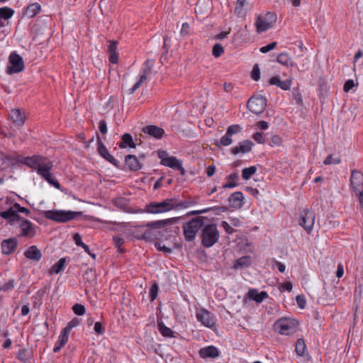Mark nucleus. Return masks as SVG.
I'll return each instance as SVG.
<instances>
[{
    "instance_id": "14",
    "label": "nucleus",
    "mask_w": 363,
    "mask_h": 363,
    "mask_svg": "<svg viewBox=\"0 0 363 363\" xmlns=\"http://www.w3.org/2000/svg\"><path fill=\"white\" fill-rule=\"evenodd\" d=\"M153 65L154 61L152 60L147 59L145 62V67L143 69V74L140 75L139 80L130 89H128L129 94H133L147 80V75L151 72Z\"/></svg>"
},
{
    "instance_id": "45",
    "label": "nucleus",
    "mask_w": 363,
    "mask_h": 363,
    "mask_svg": "<svg viewBox=\"0 0 363 363\" xmlns=\"http://www.w3.org/2000/svg\"><path fill=\"white\" fill-rule=\"evenodd\" d=\"M24 255L26 258L35 261H38L42 257L40 251H25Z\"/></svg>"
},
{
    "instance_id": "3",
    "label": "nucleus",
    "mask_w": 363,
    "mask_h": 363,
    "mask_svg": "<svg viewBox=\"0 0 363 363\" xmlns=\"http://www.w3.org/2000/svg\"><path fill=\"white\" fill-rule=\"evenodd\" d=\"M43 215L48 220L57 223H66L81 216L82 213L65 210H48L44 211Z\"/></svg>"
},
{
    "instance_id": "38",
    "label": "nucleus",
    "mask_w": 363,
    "mask_h": 363,
    "mask_svg": "<svg viewBox=\"0 0 363 363\" xmlns=\"http://www.w3.org/2000/svg\"><path fill=\"white\" fill-rule=\"evenodd\" d=\"M306 350V345L303 339H298L296 341L295 351L297 355L303 357Z\"/></svg>"
},
{
    "instance_id": "12",
    "label": "nucleus",
    "mask_w": 363,
    "mask_h": 363,
    "mask_svg": "<svg viewBox=\"0 0 363 363\" xmlns=\"http://www.w3.org/2000/svg\"><path fill=\"white\" fill-rule=\"evenodd\" d=\"M196 319L207 328H212L216 325V318L210 311L204 308H199L196 313Z\"/></svg>"
},
{
    "instance_id": "11",
    "label": "nucleus",
    "mask_w": 363,
    "mask_h": 363,
    "mask_svg": "<svg viewBox=\"0 0 363 363\" xmlns=\"http://www.w3.org/2000/svg\"><path fill=\"white\" fill-rule=\"evenodd\" d=\"M96 142H97V152L106 161L113 164L118 169H122L120 163L115 157L110 154L108 150L103 143L101 138L98 133H96Z\"/></svg>"
},
{
    "instance_id": "59",
    "label": "nucleus",
    "mask_w": 363,
    "mask_h": 363,
    "mask_svg": "<svg viewBox=\"0 0 363 363\" xmlns=\"http://www.w3.org/2000/svg\"><path fill=\"white\" fill-rule=\"evenodd\" d=\"M13 208L15 209H16V212H19V213H25L26 215H29L30 211L28 208H26V207H22L20 206L19 203H15L13 204Z\"/></svg>"
},
{
    "instance_id": "7",
    "label": "nucleus",
    "mask_w": 363,
    "mask_h": 363,
    "mask_svg": "<svg viewBox=\"0 0 363 363\" xmlns=\"http://www.w3.org/2000/svg\"><path fill=\"white\" fill-rule=\"evenodd\" d=\"M25 68L24 61L21 55L12 52L9 57V65L6 67V73L16 74L22 72Z\"/></svg>"
},
{
    "instance_id": "15",
    "label": "nucleus",
    "mask_w": 363,
    "mask_h": 363,
    "mask_svg": "<svg viewBox=\"0 0 363 363\" xmlns=\"http://www.w3.org/2000/svg\"><path fill=\"white\" fill-rule=\"evenodd\" d=\"M254 143L252 140H244L230 149L231 154L236 155L239 153L246 154L252 150Z\"/></svg>"
},
{
    "instance_id": "40",
    "label": "nucleus",
    "mask_w": 363,
    "mask_h": 363,
    "mask_svg": "<svg viewBox=\"0 0 363 363\" xmlns=\"http://www.w3.org/2000/svg\"><path fill=\"white\" fill-rule=\"evenodd\" d=\"M158 328L164 337H172L174 336V331H172L169 328L167 327L163 323H158Z\"/></svg>"
},
{
    "instance_id": "58",
    "label": "nucleus",
    "mask_w": 363,
    "mask_h": 363,
    "mask_svg": "<svg viewBox=\"0 0 363 363\" xmlns=\"http://www.w3.org/2000/svg\"><path fill=\"white\" fill-rule=\"evenodd\" d=\"M272 267H277L280 272H285V269H286L285 265L283 263H281L274 259H273L272 260Z\"/></svg>"
},
{
    "instance_id": "9",
    "label": "nucleus",
    "mask_w": 363,
    "mask_h": 363,
    "mask_svg": "<svg viewBox=\"0 0 363 363\" xmlns=\"http://www.w3.org/2000/svg\"><path fill=\"white\" fill-rule=\"evenodd\" d=\"M267 99L261 95L250 97L247 103V108L256 115L261 114L267 106Z\"/></svg>"
},
{
    "instance_id": "5",
    "label": "nucleus",
    "mask_w": 363,
    "mask_h": 363,
    "mask_svg": "<svg viewBox=\"0 0 363 363\" xmlns=\"http://www.w3.org/2000/svg\"><path fill=\"white\" fill-rule=\"evenodd\" d=\"M350 187L352 192L358 196L359 206L363 209V174L357 169H353L350 177Z\"/></svg>"
},
{
    "instance_id": "64",
    "label": "nucleus",
    "mask_w": 363,
    "mask_h": 363,
    "mask_svg": "<svg viewBox=\"0 0 363 363\" xmlns=\"http://www.w3.org/2000/svg\"><path fill=\"white\" fill-rule=\"evenodd\" d=\"M354 86V83L352 79H348L347 80L343 86V89L345 92H348L350 90H351Z\"/></svg>"
},
{
    "instance_id": "62",
    "label": "nucleus",
    "mask_w": 363,
    "mask_h": 363,
    "mask_svg": "<svg viewBox=\"0 0 363 363\" xmlns=\"http://www.w3.org/2000/svg\"><path fill=\"white\" fill-rule=\"evenodd\" d=\"M4 158L12 163L22 162V160L21 159V157L19 155L13 156L11 155H6L4 156Z\"/></svg>"
},
{
    "instance_id": "24",
    "label": "nucleus",
    "mask_w": 363,
    "mask_h": 363,
    "mask_svg": "<svg viewBox=\"0 0 363 363\" xmlns=\"http://www.w3.org/2000/svg\"><path fill=\"white\" fill-rule=\"evenodd\" d=\"M0 216L10 221H20L22 220V217L16 212V209L13 208V206L6 211L0 212Z\"/></svg>"
},
{
    "instance_id": "21",
    "label": "nucleus",
    "mask_w": 363,
    "mask_h": 363,
    "mask_svg": "<svg viewBox=\"0 0 363 363\" xmlns=\"http://www.w3.org/2000/svg\"><path fill=\"white\" fill-rule=\"evenodd\" d=\"M125 164L130 171L136 172L142 169L143 165L134 155H128L125 157Z\"/></svg>"
},
{
    "instance_id": "52",
    "label": "nucleus",
    "mask_w": 363,
    "mask_h": 363,
    "mask_svg": "<svg viewBox=\"0 0 363 363\" xmlns=\"http://www.w3.org/2000/svg\"><path fill=\"white\" fill-rule=\"evenodd\" d=\"M206 210H208V212L213 211L216 215H219L220 213L228 211V208L226 206H214L206 208Z\"/></svg>"
},
{
    "instance_id": "55",
    "label": "nucleus",
    "mask_w": 363,
    "mask_h": 363,
    "mask_svg": "<svg viewBox=\"0 0 363 363\" xmlns=\"http://www.w3.org/2000/svg\"><path fill=\"white\" fill-rule=\"evenodd\" d=\"M157 292H158V286L156 283H154L151 288H150V301H153L157 296Z\"/></svg>"
},
{
    "instance_id": "4",
    "label": "nucleus",
    "mask_w": 363,
    "mask_h": 363,
    "mask_svg": "<svg viewBox=\"0 0 363 363\" xmlns=\"http://www.w3.org/2000/svg\"><path fill=\"white\" fill-rule=\"evenodd\" d=\"M176 198L167 199L162 202H150L146 205L145 211L148 213L157 214L175 210Z\"/></svg>"
},
{
    "instance_id": "8",
    "label": "nucleus",
    "mask_w": 363,
    "mask_h": 363,
    "mask_svg": "<svg viewBox=\"0 0 363 363\" xmlns=\"http://www.w3.org/2000/svg\"><path fill=\"white\" fill-rule=\"evenodd\" d=\"M298 323L295 320L281 318L274 324L276 331L281 335H290L296 331Z\"/></svg>"
},
{
    "instance_id": "29",
    "label": "nucleus",
    "mask_w": 363,
    "mask_h": 363,
    "mask_svg": "<svg viewBox=\"0 0 363 363\" xmlns=\"http://www.w3.org/2000/svg\"><path fill=\"white\" fill-rule=\"evenodd\" d=\"M68 337H69V333H65V330H62L61 331V333L58 337V340L56 342L55 347L53 348V352L55 353L60 352L61 348L67 344V342L68 341Z\"/></svg>"
},
{
    "instance_id": "1",
    "label": "nucleus",
    "mask_w": 363,
    "mask_h": 363,
    "mask_svg": "<svg viewBox=\"0 0 363 363\" xmlns=\"http://www.w3.org/2000/svg\"><path fill=\"white\" fill-rule=\"evenodd\" d=\"M204 216H198L191 219L189 221L183 224V233L185 241L196 244V233L201 230L199 238L197 242H201V245L204 247H211L219 238V233L216 224L204 225Z\"/></svg>"
},
{
    "instance_id": "39",
    "label": "nucleus",
    "mask_w": 363,
    "mask_h": 363,
    "mask_svg": "<svg viewBox=\"0 0 363 363\" xmlns=\"http://www.w3.org/2000/svg\"><path fill=\"white\" fill-rule=\"evenodd\" d=\"M31 357V352L27 349H21L17 354V359L21 362H26Z\"/></svg>"
},
{
    "instance_id": "36",
    "label": "nucleus",
    "mask_w": 363,
    "mask_h": 363,
    "mask_svg": "<svg viewBox=\"0 0 363 363\" xmlns=\"http://www.w3.org/2000/svg\"><path fill=\"white\" fill-rule=\"evenodd\" d=\"M14 13V10L11 8L4 6L0 8V20H9Z\"/></svg>"
},
{
    "instance_id": "10",
    "label": "nucleus",
    "mask_w": 363,
    "mask_h": 363,
    "mask_svg": "<svg viewBox=\"0 0 363 363\" xmlns=\"http://www.w3.org/2000/svg\"><path fill=\"white\" fill-rule=\"evenodd\" d=\"M277 15L273 12H267L264 16H258L256 21L257 31L262 33L273 27L277 21Z\"/></svg>"
},
{
    "instance_id": "30",
    "label": "nucleus",
    "mask_w": 363,
    "mask_h": 363,
    "mask_svg": "<svg viewBox=\"0 0 363 363\" xmlns=\"http://www.w3.org/2000/svg\"><path fill=\"white\" fill-rule=\"evenodd\" d=\"M120 148L123 149L128 146L130 148H135L136 144L133 142V137L130 133H124L121 137V142L118 143Z\"/></svg>"
},
{
    "instance_id": "49",
    "label": "nucleus",
    "mask_w": 363,
    "mask_h": 363,
    "mask_svg": "<svg viewBox=\"0 0 363 363\" xmlns=\"http://www.w3.org/2000/svg\"><path fill=\"white\" fill-rule=\"evenodd\" d=\"M224 52L223 47L219 44L216 43L213 45L212 50V54L215 57H220Z\"/></svg>"
},
{
    "instance_id": "42",
    "label": "nucleus",
    "mask_w": 363,
    "mask_h": 363,
    "mask_svg": "<svg viewBox=\"0 0 363 363\" xmlns=\"http://www.w3.org/2000/svg\"><path fill=\"white\" fill-rule=\"evenodd\" d=\"M257 172V167L255 166H251L250 167H247L242 169V177L247 180L251 178V177L255 174Z\"/></svg>"
},
{
    "instance_id": "47",
    "label": "nucleus",
    "mask_w": 363,
    "mask_h": 363,
    "mask_svg": "<svg viewBox=\"0 0 363 363\" xmlns=\"http://www.w3.org/2000/svg\"><path fill=\"white\" fill-rule=\"evenodd\" d=\"M79 323H80L79 319L74 318L67 323L66 327L65 328H63V330H65V333H67L69 334L72 329L73 328H75L77 325H79Z\"/></svg>"
},
{
    "instance_id": "26",
    "label": "nucleus",
    "mask_w": 363,
    "mask_h": 363,
    "mask_svg": "<svg viewBox=\"0 0 363 363\" xmlns=\"http://www.w3.org/2000/svg\"><path fill=\"white\" fill-rule=\"evenodd\" d=\"M269 84L272 85H276L283 90H289L291 86V80H281L279 76L272 77L269 79Z\"/></svg>"
},
{
    "instance_id": "63",
    "label": "nucleus",
    "mask_w": 363,
    "mask_h": 363,
    "mask_svg": "<svg viewBox=\"0 0 363 363\" xmlns=\"http://www.w3.org/2000/svg\"><path fill=\"white\" fill-rule=\"evenodd\" d=\"M94 329L95 333L99 335L104 334L105 332V328L100 322L95 323Z\"/></svg>"
},
{
    "instance_id": "34",
    "label": "nucleus",
    "mask_w": 363,
    "mask_h": 363,
    "mask_svg": "<svg viewBox=\"0 0 363 363\" xmlns=\"http://www.w3.org/2000/svg\"><path fill=\"white\" fill-rule=\"evenodd\" d=\"M251 258L249 256H243L236 259L235 263L233 265V268L237 269L239 268L247 267L251 264Z\"/></svg>"
},
{
    "instance_id": "44",
    "label": "nucleus",
    "mask_w": 363,
    "mask_h": 363,
    "mask_svg": "<svg viewBox=\"0 0 363 363\" xmlns=\"http://www.w3.org/2000/svg\"><path fill=\"white\" fill-rule=\"evenodd\" d=\"M43 179L48 182L49 184L53 186L56 189L59 190H62L61 185L59 182L53 177V175L50 173L48 176L44 177Z\"/></svg>"
},
{
    "instance_id": "41",
    "label": "nucleus",
    "mask_w": 363,
    "mask_h": 363,
    "mask_svg": "<svg viewBox=\"0 0 363 363\" xmlns=\"http://www.w3.org/2000/svg\"><path fill=\"white\" fill-rule=\"evenodd\" d=\"M246 0H237L235 13L238 16L242 17L245 15V11L243 9Z\"/></svg>"
},
{
    "instance_id": "27",
    "label": "nucleus",
    "mask_w": 363,
    "mask_h": 363,
    "mask_svg": "<svg viewBox=\"0 0 363 363\" xmlns=\"http://www.w3.org/2000/svg\"><path fill=\"white\" fill-rule=\"evenodd\" d=\"M247 296L257 303H261L264 299L268 297V294L266 291H262L259 293L257 289H251L248 291Z\"/></svg>"
},
{
    "instance_id": "19",
    "label": "nucleus",
    "mask_w": 363,
    "mask_h": 363,
    "mask_svg": "<svg viewBox=\"0 0 363 363\" xmlns=\"http://www.w3.org/2000/svg\"><path fill=\"white\" fill-rule=\"evenodd\" d=\"M52 167L53 162L45 157V160L40 161L36 172L42 178H43L44 177L48 176L49 174L51 173L50 172Z\"/></svg>"
},
{
    "instance_id": "51",
    "label": "nucleus",
    "mask_w": 363,
    "mask_h": 363,
    "mask_svg": "<svg viewBox=\"0 0 363 363\" xmlns=\"http://www.w3.org/2000/svg\"><path fill=\"white\" fill-rule=\"evenodd\" d=\"M341 162V160L339 157L333 158V155H329L328 157L324 160L323 164L325 165H329L331 164H340Z\"/></svg>"
},
{
    "instance_id": "23",
    "label": "nucleus",
    "mask_w": 363,
    "mask_h": 363,
    "mask_svg": "<svg viewBox=\"0 0 363 363\" xmlns=\"http://www.w3.org/2000/svg\"><path fill=\"white\" fill-rule=\"evenodd\" d=\"M44 160V156L40 155H35L30 157L28 156L24 157L23 160H22V163L36 170L38 167H39L40 161H43Z\"/></svg>"
},
{
    "instance_id": "18",
    "label": "nucleus",
    "mask_w": 363,
    "mask_h": 363,
    "mask_svg": "<svg viewBox=\"0 0 363 363\" xmlns=\"http://www.w3.org/2000/svg\"><path fill=\"white\" fill-rule=\"evenodd\" d=\"M9 119L15 125V126L21 128L26 121V116L21 113L18 108H13L9 113Z\"/></svg>"
},
{
    "instance_id": "50",
    "label": "nucleus",
    "mask_w": 363,
    "mask_h": 363,
    "mask_svg": "<svg viewBox=\"0 0 363 363\" xmlns=\"http://www.w3.org/2000/svg\"><path fill=\"white\" fill-rule=\"evenodd\" d=\"M72 310L74 313L77 315H82L86 312L85 307L79 303H76L72 306Z\"/></svg>"
},
{
    "instance_id": "48",
    "label": "nucleus",
    "mask_w": 363,
    "mask_h": 363,
    "mask_svg": "<svg viewBox=\"0 0 363 363\" xmlns=\"http://www.w3.org/2000/svg\"><path fill=\"white\" fill-rule=\"evenodd\" d=\"M145 228V225L137 227L133 231V236L136 239L143 240V233H144Z\"/></svg>"
},
{
    "instance_id": "46",
    "label": "nucleus",
    "mask_w": 363,
    "mask_h": 363,
    "mask_svg": "<svg viewBox=\"0 0 363 363\" xmlns=\"http://www.w3.org/2000/svg\"><path fill=\"white\" fill-rule=\"evenodd\" d=\"M73 240L78 247H82L84 250H89L88 245L82 242V236L76 233L73 235Z\"/></svg>"
},
{
    "instance_id": "28",
    "label": "nucleus",
    "mask_w": 363,
    "mask_h": 363,
    "mask_svg": "<svg viewBox=\"0 0 363 363\" xmlns=\"http://www.w3.org/2000/svg\"><path fill=\"white\" fill-rule=\"evenodd\" d=\"M41 10V6L38 3H33L28 5L23 11V15L28 18H33Z\"/></svg>"
},
{
    "instance_id": "57",
    "label": "nucleus",
    "mask_w": 363,
    "mask_h": 363,
    "mask_svg": "<svg viewBox=\"0 0 363 363\" xmlns=\"http://www.w3.org/2000/svg\"><path fill=\"white\" fill-rule=\"evenodd\" d=\"M282 140L279 135H274L271 137L269 145L271 146H280L281 145Z\"/></svg>"
},
{
    "instance_id": "54",
    "label": "nucleus",
    "mask_w": 363,
    "mask_h": 363,
    "mask_svg": "<svg viewBox=\"0 0 363 363\" xmlns=\"http://www.w3.org/2000/svg\"><path fill=\"white\" fill-rule=\"evenodd\" d=\"M251 77L255 81H258L260 78V72L257 64L255 65L252 68Z\"/></svg>"
},
{
    "instance_id": "56",
    "label": "nucleus",
    "mask_w": 363,
    "mask_h": 363,
    "mask_svg": "<svg viewBox=\"0 0 363 363\" xmlns=\"http://www.w3.org/2000/svg\"><path fill=\"white\" fill-rule=\"evenodd\" d=\"M277 45V42H272L267 45L266 46H263L260 48L259 51L262 53H267L273 49H274Z\"/></svg>"
},
{
    "instance_id": "16",
    "label": "nucleus",
    "mask_w": 363,
    "mask_h": 363,
    "mask_svg": "<svg viewBox=\"0 0 363 363\" xmlns=\"http://www.w3.org/2000/svg\"><path fill=\"white\" fill-rule=\"evenodd\" d=\"M142 131L157 140L161 139L164 135V129L155 125H146L142 128Z\"/></svg>"
},
{
    "instance_id": "2",
    "label": "nucleus",
    "mask_w": 363,
    "mask_h": 363,
    "mask_svg": "<svg viewBox=\"0 0 363 363\" xmlns=\"http://www.w3.org/2000/svg\"><path fill=\"white\" fill-rule=\"evenodd\" d=\"M174 222V218L147 222L145 224L143 240L150 242L155 240L162 239L165 237L164 233H168L167 227Z\"/></svg>"
},
{
    "instance_id": "13",
    "label": "nucleus",
    "mask_w": 363,
    "mask_h": 363,
    "mask_svg": "<svg viewBox=\"0 0 363 363\" xmlns=\"http://www.w3.org/2000/svg\"><path fill=\"white\" fill-rule=\"evenodd\" d=\"M242 131V127L238 124L231 125L227 128L225 134L220 139L218 142L215 143L216 146H228L233 143L232 136L240 133Z\"/></svg>"
},
{
    "instance_id": "60",
    "label": "nucleus",
    "mask_w": 363,
    "mask_h": 363,
    "mask_svg": "<svg viewBox=\"0 0 363 363\" xmlns=\"http://www.w3.org/2000/svg\"><path fill=\"white\" fill-rule=\"evenodd\" d=\"M292 94H293V96H294V99L296 100V104H301L303 102L302 96L299 92L298 89H297V88L294 89Z\"/></svg>"
},
{
    "instance_id": "32",
    "label": "nucleus",
    "mask_w": 363,
    "mask_h": 363,
    "mask_svg": "<svg viewBox=\"0 0 363 363\" xmlns=\"http://www.w3.org/2000/svg\"><path fill=\"white\" fill-rule=\"evenodd\" d=\"M66 264V258L60 259L49 270V274H57L63 271Z\"/></svg>"
},
{
    "instance_id": "35",
    "label": "nucleus",
    "mask_w": 363,
    "mask_h": 363,
    "mask_svg": "<svg viewBox=\"0 0 363 363\" xmlns=\"http://www.w3.org/2000/svg\"><path fill=\"white\" fill-rule=\"evenodd\" d=\"M180 162L181 161L177 160L176 157L171 156L167 157L166 160L163 161V162L160 163L162 165L167 166L170 168L176 169Z\"/></svg>"
},
{
    "instance_id": "61",
    "label": "nucleus",
    "mask_w": 363,
    "mask_h": 363,
    "mask_svg": "<svg viewBox=\"0 0 363 363\" xmlns=\"http://www.w3.org/2000/svg\"><path fill=\"white\" fill-rule=\"evenodd\" d=\"M296 301L299 308H305L306 302L303 295H298L296 297Z\"/></svg>"
},
{
    "instance_id": "20",
    "label": "nucleus",
    "mask_w": 363,
    "mask_h": 363,
    "mask_svg": "<svg viewBox=\"0 0 363 363\" xmlns=\"http://www.w3.org/2000/svg\"><path fill=\"white\" fill-rule=\"evenodd\" d=\"M228 202L230 207L233 208H240L244 205V196L241 191L233 193L228 198Z\"/></svg>"
},
{
    "instance_id": "43",
    "label": "nucleus",
    "mask_w": 363,
    "mask_h": 363,
    "mask_svg": "<svg viewBox=\"0 0 363 363\" xmlns=\"http://www.w3.org/2000/svg\"><path fill=\"white\" fill-rule=\"evenodd\" d=\"M113 204L121 210H125L127 208V199L123 197H118L113 199Z\"/></svg>"
},
{
    "instance_id": "17",
    "label": "nucleus",
    "mask_w": 363,
    "mask_h": 363,
    "mask_svg": "<svg viewBox=\"0 0 363 363\" xmlns=\"http://www.w3.org/2000/svg\"><path fill=\"white\" fill-rule=\"evenodd\" d=\"M21 221V223L20 225V228L21 230V236L27 237V238H33L35 234L33 224L30 220L23 219V218Z\"/></svg>"
},
{
    "instance_id": "31",
    "label": "nucleus",
    "mask_w": 363,
    "mask_h": 363,
    "mask_svg": "<svg viewBox=\"0 0 363 363\" xmlns=\"http://www.w3.org/2000/svg\"><path fill=\"white\" fill-rule=\"evenodd\" d=\"M277 62L287 67H293L294 62L287 52H281L277 57Z\"/></svg>"
},
{
    "instance_id": "6",
    "label": "nucleus",
    "mask_w": 363,
    "mask_h": 363,
    "mask_svg": "<svg viewBox=\"0 0 363 363\" xmlns=\"http://www.w3.org/2000/svg\"><path fill=\"white\" fill-rule=\"evenodd\" d=\"M315 218V213L313 210L307 208H299L298 209V224L308 233H311L313 230Z\"/></svg>"
},
{
    "instance_id": "25",
    "label": "nucleus",
    "mask_w": 363,
    "mask_h": 363,
    "mask_svg": "<svg viewBox=\"0 0 363 363\" xmlns=\"http://www.w3.org/2000/svg\"><path fill=\"white\" fill-rule=\"evenodd\" d=\"M199 355L201 357L206 358H216L219 355L218 350L214 346H208L201 348L199 350Z\"/></svg>"
},
{
    "instance_id": "22",
    "label": "nucleus",
    "mask_w": 363,
    "mask_h": 363,
    "mask_svg": "<svg viewBox=\"0 0 363 363\" xmlns=\"http://www.w3.org/2000/svg\"><path fill=\"white\" fill-rule=\"evenodd\" d=\"M109 43L108 45L107 52L109 54V61L112 64H117L118 62V54L117 52L118 49V41L116 40H108Z\"/></svg>"
},
{
    "instance_id": "33",
    "label": "nucleus",
    "mask_w": 363,
    "mask_h": 363,
    "mask_svg": "<svg viewBox=\"0 0 363 363\" xmlns=\"http://www.w3.org/2000/svg\"><path fill=\"white\" fill-rule=\"evenodd\" d=\"M18 240L16 238H11L4 240L1 242V250H16Z\"/></svg>"
},
{
    "instance_id": "37",
    "label": "nucleus",
    "mask_w": 363,
    "mask_h": 363,
    "mask_svg": "<svg viewBox=\"0 0 363 363\" xmlns=\"http://www.w3.org/2000/svg\"><path fill=\"white\" fill-rule=\"evenodd\" d=\"M198 203V201L195 199H189L187 201H181L177 202V201L175 202V210L182 209V208H186L191 206L195 205Z\"/></svg>"
},
{
    "instance_id": "53",
    "label": "nucleus",
    "mask_w": 363,
    "mask_h": 363,
    "mask_svg": "<svg viewBox=\"0 0 363 363\" xmlns=\"http://www.w3.org/2000/svg\"><path fill=\"white\" fill-rule=\"evenodd\" d=\"M252 138L259 144H264L265 142V136L263 133L256 132L253 134Z\"/></svg>"
}]
</instances>
